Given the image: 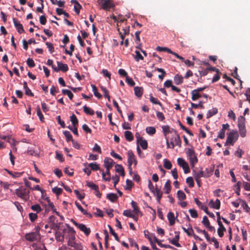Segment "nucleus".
Returning a JSON list of instances; mask_svg holds the SVG:
<instances>
[{
  "instance_id": "30",
  "label": "nucleus",
  "mask_w": 250,
  "mask_h": 250,
  "mask_svg": "<svg viewBox=\"0 0 250 250\" xmlns=\"http://www.w3.org/2000/svg\"><path fill=\"white\" fill-rule=\"evenodd\" d=\"M123 215L130 218H132L135 220H137V217H136L134 214L131 213L130 210H125L124 211Z\"/></svg>"
},
{
  "instance_id": "15",
  "label": "nucleus",
  "mask_w": 250,
  "mask_h": 250,
  "mask_svg": "<svg viewBox=\"0 0 250 250\" xmlns=\"http://www.w3.org/2000/svg\"><path fill=\"white\" fill-rule=\"evenodd\" d=\"M109 169H106L105 172H104L103 170H101L103 178L105 181H109L111 179Z\"/></svg>"
},
{
  "instance_id": "46",
  "label": "nucleus",
  "mask_w": 250,
  "mask_h": 250,
  "mask_svg": "<svg viewBox=\"0 0 250 250\" xmlns=\"http://www.w3.org/2000/svg\"><path fill=\"white\" fill-rule=\"evenodd\" d=\"M108 227L109 228L110 233L114 236L115 240L117 241H119V238L118 236V234L114 231V230H113L112 228L111 227V226L108 225Z\"/></svg>"
},
{
  "instance_id": "32",
  "label": "nucleus",
  "mask_w": 250,
  "mask_h": 250,
  "mask_svg": "<svg viewBox=\"0 0 250 250\" xmlns=\"http://www.w3.org/2000/svg\"><path fill=\"white\" fill-rule=\"evenodd\" d=\"M191 94L192 95L191 99L192 101H196L201 97V94L195 90H192Z\"/></svg>"
},
{
  "instance_id": "61",
  "label": "nucleus",
  "mask_w": 250,
  "mask_h": 250,
  "mask_svg": "<svg viewBox=\"0 0 250 250\" xmlns=\"http://www.w3.org/2000/svg\"><path fill=\"white\" fill-rule=\"evenodd\" d=\"M188 211L191 217L195 218L198 217V214L195 209H189Z\"/></svg>"
},
{
  "instance_id": "37",
  "label": "nucleus",
  "mask_w": 250,
  "mask_h": 250,
  "mask_svg": "<svg viewBox=\"0 0 250 250\" xmlns=\"http://www.w3.org/2000/svg\"><path fill=\"white\" fill-rule=\"evenodd\" d=\"M31 209L37 213L42 211V208L39 204H35L31 206Z\"/></svg>"
},
{
  "instance_id": "3",
  "label": "nucleus",
  "mask_w": 250,
  "mask_h": 250,
  "mask_svg": "<svg viewBox=\"0 0 250 250\" xmlns=\"http://www.w3.org/2000/svg\"><path fill=\"white\" fill-rule=\"evenodd\" d=\"M67 229H64L63 232L64 234V237L68 239L67 243L75 240V231L74 229L70 227L68 225H66Z\"/></svg>"
},
{
  "instance_id": "27",
  "label": "nucleus",
  "mask_w": 250,
  "mask_h": 250,
  "mask_svg": "<svg viewBox=\"0 0 250 250\" xmlns=\"http://www.w3.org/2000/svg\"><path fill=\"white\" fill-rule=\"evenodd\" d=\"M194 201L198 207L203 210L205 212L208 209V208L206 206L203 205L197 198H195Z\"/></svg>"
},
{
  "instance_id": "64",
  "label": "nucleus",
  "mask_w": 250,
  "mask_h": 250,
  "mask_svg": "<svg viewBox=\"0 0 250 250\" xmlns=\"http://www.w3.org/2000/svg\"><path fill=\"white\" fill-rule=\"evenodd\" d=\"M202 223L206 227H207V226H209V225H210L209 220L206 216H204L203 217Z\"/></svg>"
},
{
  "instance_id": "56",
  "label": "nucleus",
  "mask_w": 250,
  "mask_h": 250,
  "mask_svg": "<svg viewBox=\"0 0 250 250\" xmlns=\"http://www.w3.org/2000/svg\"><path fill=\"white\" fill-rule=\"evenodd\" d=\"M135 53L136 54L135 57V59L136 61H139L140 60H143L144 59L142 55L140 53L139 51L136 50L135 51Z\"/></svg>"
},
{
  "instance_id": "39",
  "label": "nucleus",
  "mask_w": 250,
  "mask_h": 250,
  "mask_svg": "<svg viewBox=\"0 0 250 250\" xmlns=\"http://www.w3.org/2000/svg\"><path fill=\"white\" fill-rule=\"evenodd\" d=\"M240 185H241V182L240 181H238L233 187V189L235 190V193H236V194L237 195H240Z\"/></svg>"
},
{
  "instance_id": "12",
  "label": "nucleus",
  "mask_w": 250,
  "mask_h": 250,
  "mask_svg": "<svg viewBox=\"0 0 250 250\" xmlns=\"http://www.w3.org/2000/svg\"><path fill=\"white\" fill-rule=\"evenodd\" d=\"M68 246L74 248L75 250H83V246L80 242H77L74 240L73 241L68 243Z\"/></svg>"
},
{
  "instance_id": "35",
  "label": "nucleus",
  "mask_w": 250,
  "mask_h": 250,
  "mask_svg": "<svg viewBox=\"0 0 250 250\" xmlns=\"http://www.w3.org/2000/svg\"><path fill=\"white\" fill-rule=\"evenodd\" d=\"M125 136L126 140L131 141L133 140V136L131 132L129 131H125Z\"/></svg>"
},
{
  "instance_id": "20",
  "label": "nucleus",
  "mask_w": 250,
  "mask_h": 250,
  "mask_svg": "<svg viewBox=\"0 0 250 250\" xmlns=\"http://www.w3.org/2000/svg\"><path fill=\"white\" fill-rule=\"evenodd\" d=\"M172 128H170L168 125H165L162 126V129L165 138H167V134L168 133L173 134V131L172 130Z\"/></svg>"
},
{
  "instance_id": "21",
  "label": "nucleus",
  "mask_w": 250,
  "mask_h": 250,
  "mask_svg": "<svg viewBox=\"0 0 250 250\" xmlns=\"http://www.w3.org/2000/svg\"><path fill=\"white\" fill-rule=\"evenodd\" d=\"M238 127L239 128L246 127L245 126V118L240 116L238 118Z\"/></svg>"
},
{
  "instance_id": "17",
  "label": "nucleus",
  "mask_w": 250,
  "mask_h": 250,
  "mask_svg": "<svg viewBox=\"0 0 250 250\" xmlns=\"http://www.w3.org/2000/svg\"><path fill=\"white\" fill-rule=\"evenodd\" d=\"M75 205L77 206V208L81 211V212L83 214L86 215L87 217L89 218H91L92 217L91 213L88 212L87 210L84 209L83 207L77 202H75Z\"/></svg>"
},
{
  "instance_id": "33",
  "label": "nucleus",
  "mask_w": 250,
  "mask_h": 250,
  "mask_svg": "<svg viewBox=\"0 0 250 250\" xmlns=\"http://www.w3.org/2000/svg\"><path fill=\"white\" fill-rule=\"evenodd\" d=\"M106 198L112 202H114L117 199V195L113 193H110L107 194Z\"/></svg>"
},
{
  "instance_id": "45",
  "label": "nucleus",
  "mask_w": 250,
  "mask_h": 250,
  "mask_svg": "<svg viewBox=\"0 0 250 250\" xmlns=\"http://www.w3.org/2000/svg\"><path fill=\"white\" fill-rule=\"evenodd\" d=\"M149 97L150 101L152 103L162 106V104L158 101V100L157 98L153 97L151 94L149 95Z\"/></svg>"
},
{
  "instance_id": "52",
  "label": "nucleus",
  "mask_w": 250,
  "mask_h": 250,
  "mask_svg": "<svg viewBox=\"0 0 250 250\" xmlns=\"http://www.w3.org/2000/svg\"><path fill=\"white\" fill-rule=\"evenodd\" d=\"M131 204L132 208H133L134 212L137 214L139 212V209L138 207H137V203L134 202V201H132Z\"/></svg>"
},
{
  "instance_id": "28",
  "label": "nucleus",
  "mask_w": 250,
  "mask_h": 250,
  "mask_svg": "<svg viewBox=\"0 0 250 250\" xmlns=\"http://www.w3.org/2000/svg\"><path fill=\"white\" fill-rule=\"evenodd\" d=\"M83 112L87 115H93L95 113L93 110L87 106L86 105L83 106Z\"/></svg>"
},
{
  "instance_id": "54",
  "label": "nucleus",
  "mask_w": 250,
  "mask_h": 250,
  "mask_svg": "<svg viewBox=\"0 0 250 250\" xmlns=\"http://www.w3.org/2000/svg\"><path fill=\"white\" fill-rule=\"evenodd\" d=\"M241 206L246 212H249L250 211V208L245 202H242Z\"/></svg>"
},
{
  "instance_id": "8",
  "label": "nucleus",
  "mask_w": 250,
  "mask_h": 250,
  "mask_svg": "<svg viewBox=\"0 0 250 250\" xmlns=\"http://www.w3.org/2000/svg\"><path fill=\"white\" fill-rule=\"evenodd\" d=\"M127 163L128 167L131 166L132 164L136 166L137 164L135 156L131 150H128L127 152Z\"/></svg>"
},
{
  "instance_id": "9",
  "label": "nucleus",
  "mask_w": 250,
  "mask_h": 250,
  "mask_svg": "<svg viewBox=\"0 0 250 250\" xmlns=\"http://www.w3.org/2000/svg\"><path fill=\"white\" fill-rule=\"evenodd\" d=\"M98 2L104 10L109 9L113 6L112 3L110 0H98Z\"/></svg>"
},
{
  "instance_id": "7",
  "label": "nucleus",
  "mask_w": 250,
  "mask_h": 250,
  "mask_svg": "<svg viewBox=\"0 0 250 250\" xmlns=\"http://www.w3.org/2000/svg\"><path fill=\"white\" fill-rule=\"evenodd\" d=\"M178 165L182 167L185 173H188L190 171V168L188 164L182 158H178L177 159Z\"/></svg>"
},
{
  "instance_id": "6",
  "label": "nucleus",
  "mask_w": 250,
  "mask_h": 250,
  "mask_svg": "<svg viewBox=\"0 0 250 250\" xmlns=\"http://www.w3.org/2000/svg\"><path fill=\"white\" fill-rule=\"evenodd\" d=\"M26 240L30 242L37 241L40 240V235L39 232H32L26 233L25 235Z\"/></svg>"
},
{
  "instance_id": "4",
  "label": "nucleus",
  "mask_w": 250,
  "mask_h": 250,
  "mask_svg": "<svg viewBox=\"0 0 250 250\" xmlns=\"http://www.w3.org/2000/svg\"><path fill=\"white\" fill-rule=\"evenodd\" d=\"M238 132L235 130H232L227 136L226 145L228 144L233 145L234 143L238 139Z\"/></svg>"
},
{
  "instance_id": "63",
  "label": "nucleus",
  "mask_w": 250,
  "mask_h": 250,
  "mask_svg": "<svg viewBox=\"0 0 250 250\" xmlns=\"http://www.w3.org/2000/svg\"><path fill=\"white\" fill-rule=\"evenodd\" d=\"M133 186L132 182L129 179H127L126 180V187H125V189H130Z\"/></svg>"
},
{
  "instance_id": "60",
  "label": "nucleus",
  "mask_w": 250,
  "mask_h": 250,
  "mask_svg": "<svg viewBox=\"0 0 250 250\" xmlns=\"http://www.w3.org/2000/svg\"><path fill=\"white\" fill-rule=\"evenodd\" d=\"M92 150L94 152H97L99 153H102L101 147L96 143L94 144V147L92 148Z\"/></svg>"
},
{
  "instance_id": "26",
  "label": "nucleus",
  "mask_w": 250,
  "mask_h": 250,
  "mask_svg": "<svg viewBox=\"0 0 250 250\" xmlns=\"http://www.w3.org/2000/svg\"><path fill=\"white\" fill-rule=\"evenodd\" d=\"M174 81L175 84H180L183 82V78L182 76L177 74L174 77Z\"/></svg>"
},
{
  "instance_id": "62",
  "label": "nucleus",
  "mask_w": 250,
  "mask_h": 250,
  "mask_svg": "<svg viewBox=\"0 0 250 250\" xmlns=\"http://www.w3.org/2000/svg\"><path fill=\"white\" fill-rule=\"evenodd\" d=\"M56 158L59 160L61 162H63L64 160L63 155L58 151H56Z\"/></svg>"
},
{
  "instance_id": "1",
  "label": "nucleus",
  "mask_w": 250,
  "mask_h": 250,
  "mask_svg": "<svg viewBox=\"0 0 250 250\" xmlns=\"http://www.w3.org/2000/svg\"><path fill=\"white\" fill-rule=\"evenodd\" d=\"M29 190L21 186L15 190L16 195L24 202L29 199Z\"/></svg>"
},
{
  "instance_id": "16",
  "label": "nucleus",
  "mask_w": 250,
  "mask_h": 250,
  "mask_svg": "<svg viewBox=\"0 0 250 250\" xmlns=\"http://www.w3.org/2000/svg\"><path fill=\"white\" fill-rule=\"evenodd\" d=\"M155 186H156V188H155V190H154L155 193H154V194L156 196V199H157V202L160 203L161 199L162 196L163 192L160 190V189L158 188L157 187L156 185Z\"/></svg>"
},
{
  "instance_id": "38",
  "label": "nucleus",
  "mask_w": 250,
  "mask_h": 250,
  "mask_svg": "<svg viewBox=\"0 0 250 250\" xmlns=\"http://www.w3.org/2000/svg\"><path fill=\"white\" fill-rule=\"evenodd\" d=\"M156 49L157 51L159 52L166 51L170 54L172 53V51L167 47L157 46Z\"/></svg>"
},
{
  "instance_id": "23",
  "label": "nucleus",
  "mask_w": 250,
  "mask_h": 250,
  "mask_svg": "<svg viewBox=\"0 0 250 250\" xmlns=\"http://www.w3.org/2000/svg\"><path fill=\"white\" fill-rule=\"evenodd\" d=\"M193 173L195 179H200V178L204 177V171L202 170L197 171L194 169L193 170Z\"/></svg>"
},
{
  "instance_id": "5",
  "label": "nucleus",
  "mask_w": 250,
  "mask_h": 250,
  "mask_svg": "<svg viewBox=\"0 0 250 250\" xmlns=\"http://www.w3.org/2000/svg\"><path fill=\"white\" fill-rule=\"evenodd\" d=\"M71 221L80 230L83 232L85 235L88 236L90 234L91 232L90 228H87L85 225L78 223L73 219H71Z\"/></svg>"
},
{
  "instance_id": "36",
  "label": "nucleus",
  "mask_w": 250,
  "mask_h": 250,
  "mask_svg": "<svg viewBox=\"0 0 250 250\" xmlns=\"http://www.w3.org/2000/svg\"><path fill=\"white\" fill-rule=\"evenodd\" d=\"M91 86L92 88V91L93 92L94 96L98 98V99H100L102 97V96L100 93H99L97 91L96 86L94 84H91Z\"/></svg>"
},
{
  "instance_id": "10",
  "label": "nucleus",
  "mask_w": 250,
  "mask_h": 250,
  "mask_svg": "<svg viewBox=\"0 0 250 250\" xmlns=\"http://www.w3.org/2000/svg\"><path fill=\"white\" fill-rule=\"evenodd\" d=\"M172 130L173 131V134H172V138L170 140L174 141L176 146L181 147L182 142L179 135L176 130L174 129H172Z\"/></svg>"
},
{
  "instance_id": "47",
  "label": "nucleus",
  "mask_w": 250,
  "mask_h": 250,
  "mask_svg": "<svg viewBox=\"0 0 250 250\" xmlns=\"http://www.w3.org/2000/svg\"><path fill=\"white\" fill-rule=\"evenodd\" d=\"M146 132L149 135H153L156 132V129L154 127L148 126L146 128Z\"/></svg>"
},
{
  "instance_id": "18",
  "label": "nucleus",
  "mask_w": 250,
  "mask_h": 250,
  "mask_svg": "<svg viewBox=\"0 0 250 250\" xmlns=\"http://www.w3.org/2000/svg\"><path fill=\"white\" fill-rule=\"evenodd\" d=\"M55 238L58 241L63 242L64 239V234L63 231L62 232L60 231H57L55 233Z\"/></svg>"
},
{
  "instance_id": "49",
  "label": "nucleus",
  "mask_w": 250,
  "mask_h": 250,
  "mask_svg": "<svg viewBox=\"0 0 250 250\" xmlns=\"http://www.w3.org/2000/svg\"><path fill=\"white\" fill-rule=\"evenodd\" d=\"M37 114L39 117L40 121L43 122L44 120V117L42 114V113L40 107L39 105L37 107Z\"/></svg>"
},
{
  "instance_id": "40",
  "label": "nucleus",
  "mask_w": 250,
  "mask_h": 250,
  "mask_svg": "<svg viewBox=\"0 0 250 250\" xmlns=\"http://www.w3.org/2000/svg\"><path fill=\"white\" fill-rule=\"evenodd\" d=\"M63 134L66 138V141L67 142L69 141H72L73 139L72 138V136L70 134V132L68 131H64Z\"/></svg>"
},
{
  "instance_id": "22",
  "label": "nucleus",
  "mask_w": 250,
  "mask_h": 250,
  "mask_svg": "<svg viewBox=\"0 0 250 250\" xmlns=\"http://www.w3.org/2000/svg\"><path fill=\"white\" fill-rule=\"evenodd\" d=\"M135 95L137 97H142L143 93V89L141 87L136 86L134 88Z\"/></svg>"
},
{
  "instance_id": "43",
  "label": "nucleus",
  "mask_w": 250,
  "mask_h": 250,
  "mask_svg": "<svg viewBox=\"0 0 250 250\" xmlns=\"http://www.w3.org/2000/svg\"><path fill=\"white\" fill-rule=\"evenodd\" d=\"M164 167L167 169H170L172 167L171 162L167 159L164 160Z\"/></svg>"
},
{
  "instance_id": "48",
  "label": "nucleus",
  "mask_w": 250,
  "mask_h": 250,
  "mask_svg": "<svg viewBox=\"0 0 250 250\" xmlns=\"http://www.w3.org/2000/svg\"><path fill=\"white\" fill-rule=\"evenodd\" d=\"M140 145L143 149H146L147 147V143L145 140H143V138L140 140L139 142Z\"/></svg>"
},
{
  "instance_id": "25",
  "label": "nucleus",
  "mask_w": 250,
  "mask_h": 250,
  "mask_svg": "<svg viewBox=\"0 0 250 250\" xmlns=\"http://www.w3.org/2000/svg\"><path fill=\"white\" fill-rule=\"evenodd\" d=\"M167 217L169 222V225L170 226L174 225L175 223V217L174 213L171 212H169L168 213Z\"/></svg>"
},
{
  "instance_id": "2",
  "label": "nucleus",
  "mask_w": 250,
  "mask_h": 250,
  "mask_svg": "<svg viewBox=\"0 0 250 250\" xmlns=\"http://www.w3.org/2000/svg\"><path fill=\"white\" fill-rule=\"evenodd\" d=\"M186 154L189 161L190 165L192 168L194 167L195 165L198 162V158L194 150L192 148H188Z\"/></svg>"
},
{
  "instance_id": "59",
  "label": "nucleus",
  "mask_w": 250,
  "mask_h": 250,
  "mask_svg": "<svg viewBox=\"0 0 250 250\" xmlns=\"http://www.w3.org/2000/svg\"><path fill=\"white\" fill-rule=\"evenodd\" d=\"M45 44H46V45L47 46V47L48 48L49 51L51 53L54 52V48L53 44L49 42H46Z\"/></svg>"
},
{
  "instance_id": "50",
  "label": "nucleus",
  "mask_w": 250,
  "mask_h": 250,
  "mask_svg": "<svg viewBox=\"0 0 250 250\" xmlns=\"http://www.w3.org/2000/svg\"><path fill=\"white\" fill-rule=\"evenodd\" d=\"M186 183L188 184L189 188H192L194 185L193 179L191 177H188L187 178Z\"/></svg>"
},
{
  "instance_id": "53",
  "label": "nucleus",
  "mask_w": 250,
  "mask_h": 250,
  "mask_svg": "<svg viewBox=\"0 0 250 250\" xmlns=\"http://www.w3.org/2000/svg\"><path fill=\"white\" fill-rule=\"evenodd\" d=\"M53 192L55 193L57 195H59L61 194L62 191V189L57 187H55L52 188Z\"/></svg>"
},
{
  "instance_id": "29",
  "label": "nucleus",
  "mask_w": 250,
  "mask_h": 250,
  "mask_svg": "<svg viewBox=\"0 0 250 250\" xmlns=\"http://www.w3.org/2000/svg\"><path fill=\"white\" fill-rule=\"evenodd\" d=\"M171 187L170 185V181L169 180H167L166 182L164 187V188H163L166 194H168L170 192V190H171Z\"/></svg>"
},
{
  "instance_id": "31",
  "label": "nucleus",
  "mask_w": 250,
  "mask_h": 250,
  "mask_svg": "<svg viewBox=\"0 0 250 250\" xmlns=\"http://www.w3.org/2000/svg\"><path fill=\"white\" fill-rule=\"evenodd\" d=\"M88 167H90L91 170L96 171L100 169V166L96 162L91 163L88 164Z\"/></svg>"
},
{
  "instance_id": "55",
  "label": "nucleus",
  "mask_w": 250,
  "mask_h": 250,
  "mask_svg": "<svg viewBox=\"0 0 250 250\" xmlns=\"http://www.w3.org/2000/svg\"><path fill=\"white\" fill-rule=\"evenodd\" d=\"M26 63H27V64L28 65V66L30 68H32V67H34L35 65V62H34L33 60L30 58L27 59V60L26 61Z\"/></svg>"
},
{
  "instance_id": "34",
  "label": "nucleus",
  "mask_w": 250,
  "mask_h": 250,
  "mask_svg": "<svg viewBox=\"0 0 250 250\" xmlns=\"http://www.w3.org/2000/svg\"><path fill=\"white\" fill-rule=\"evenodd\" d=\"M218 112V110L216 108H213L208 111L207 114V118H209L213 115H215Z\"/></svg>"
},
{
  "instance_id": "14",
  "label": "nucleus",
  "mask_w": 250,
  "mask_h": 250,
  "mask_svg": "<svg viewBox=\"0 0 250 250\" xmlns=\"http://www.w3.org/2000/svg\"><path fill=\"white\" fill-rule=\"evenodd\" d=\"M209 205L211 208L218 209L220 208V201L219 199H216L214 202L211 200L209 202Z\"/></svg>"
},
{
  "instance_id": "57",
  "label": "nucleus",
  "mask_w": 250,
  "mask_h": 250,
  "mask_svg": "<svg viewBox=\"0 0 250 250\" xmlns=\"http://www.w3.org/2000/svg\"><path fill=\"white\" fill-rule=\"evenodd\" d=\"M191 107L194 108H197L198 107H200V108H203V102L200 101L198 103V104H196L193 103H191Z\"/></svg>"
},
{
  "instance_id": "58",
  "label": "nucleus",
  "mask_w": 250,
  "mask_h": 250,
  "mask_svg": "<svg viewBox=\"0 0 250 250\" xmlns=\"http://www.w3.org/2000/svg\"><path fill=\"white\" fill-rule=\"evenodd\" d=\"M29 217L30 221L33 222L37 219V218L38 217V215L37 214V213H34L31 212V213H29Z\"/></svg>"
},
{
  "instance_id": "51",
  "label": "nucleus",
  "mask_w": 250,
  "mask_h": 250,
  "mask_svg": "<svg viewBox=\"0 0 250 250\" xmlns=\"http://www.w3.org/2000/svg\"><path fill=\"white\" fill-rule=\"evenodd\" d=\"M86 185L93 190L99 189L98 186L91 182H87Z\"/></svg>"
},
{
  "instance_id": "24",
  "label": "nucleus",
  "mask_w": 250,
  "mask_h": 250,
  "mask_svg": "<svg viewBox=\"0 0 250 250\" xmlns=\"http://www.w3.org/2000/svg\"><path fill=\"white\" fill-rule=\"evenodd\" d=\"M115 170L117 172L120 173L122 176H125V171L123 167L119 164L115 165Z\"/></svg>"
},
{
  "instance_id": "19",
  "label": "nucleus",
  "mask_w": 250,
  "mask_h": 250,
  "mask_svg": "<svg viewBox=\"0 0 250 250\" xmlns=\"http://www.w3.org/2000/svg\"><path fill=\"white\" fill-rule=\"evenodd\" d=\"M57 64L59 71L61 70L63 72H65L68 70V66L66 64L63 63L61 62H57Z\"/></svg>"
},
{
  "instance_id": "13",
  "label": "nucleus",
  "mask_w": 250,
  "mask_h": 250,
  "mask_svg": "<svg viewBox=\"0 0 250 250\" xmlns=\"http://www.w3.org/2000/svg\"><path fill=\"white\" fill-rule=\"evenodd\" d=\"M114 163L113 160L110 158L106 157L104 160V166L106 169H110L113 166Z\"/></svg>"
},
{
  "instance_id": "42",
  "label": "nucleus",
  "mask_w": 250,
  "mask_h": 250,
  "mask_svg": "<svg viewBox=\"0 0 250 250\" xmlns=\"http://www.w3.org/2000/svg\"><path fill=\"white\" fill-rule=\"evenodd\" d=\"M62 93L64 95H67L70 100H72L73 97V93L69 90L67 89H62Z\"/></svg>"
},
{
  "instance_id": "41",
  "label": "nucleus",
  "mask_w": 250,
  "mask_h": 250,
  "mask_svg": "<svg viewBox=\"0 0 250 250\" xmlns=\"http://www.w3.org/2000/svg\"><path fill=\"white\" fill-rule=\"evenodd\" d=\"M177 197L180 200H184L186 198V195L185 193L182 190H178L177 193Z\"/></svg>"
},
{
  "instance_id": "44",
  "label": "nucleus",
  "mask_w": 250,
  "mask_h": 250,
  "mask_svg": "<svg viewBox=\"0 0 250 250\" xmlns=\"http://www.w3.org/2000/svg\"><path fill=\"white\" fill-rule=\"evenodd\" d=\"M70 121L73 126H77L78 125V120L74 114L70 116Z\"/></svg>"
},
{
  "instance_id": "11",
  "label": "nucleus",
  "mask_w": 250,
  "mask_h": 250,
  "mask_svg": "<svg viewBox=\"0 0 250 250\" xmlns=\"http://www.w3.org/2000/svg\"><path fill=\"white\" fill-rule=\"evenodd\" d=\"M13 21L14 25L19 34H21L24 32V30L23 28L22 25L17 19H16V18H13Z\"/></svg>"
}]
</instances>
